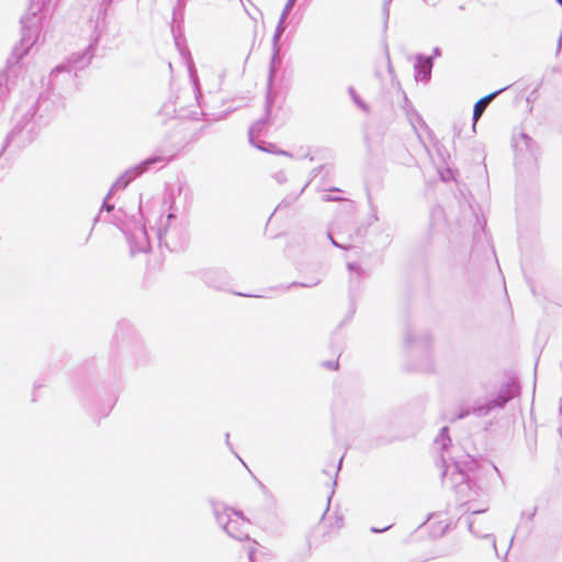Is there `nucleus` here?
<instances>
[{
  "instance_id": "f257e3e1",
  "label": "nucleus",
  "mask_w": 562,
  "mask_h": 562,
  "mask_svg": "<svg viewBox=\"0 0 562 562\" xmlns=\"http://www.w3.org/2000/svg\"><path fill=\"white\" fill-rule=\"evenodd\" d=\"M217 524L231 536L233 537H240L244 531L245 527L247 525L245 518L232 510V509H225L221 513H217L216 515Z\"/></svg>"
},
{
  "instance_id": "f03ea898",
  "label": "nucleus",
  "mask_w": 562,
  "mask_h": 562,
  "mask_svg": "<svg viewBox=\"0 0 562 562\" xmlns=\"http://www.w3.org/2000/svg\"><path fill=\"white\" fill-rule=\"evenodd\" d=\"M503 89L494 91L483 98H481L475 104L473 109V119L474 123L479 121L486 106L496 98V95L502 92Z\"/></svg>"
},
{
  "instance_id": "7ed1b4c3",
  "label": "nucleus",
  "mask_w": 562,
  "mask_h": 562,
  "mask_svg": "<svg viewBox=\"0 0 562 562\" xmlns=\"http://www.w3.org/2000/svg\"><path fill=\"white\" fill-rule=\"evenodd\" d=\"M329 503H330V498L329 497H326L323 505H322V510H323V514H325L328 508H329Z\"/></svg>"
},
{
  "instance_id": "20e7f679",
  "label": "nucleus",
  "mask_w": 562,
  "mask_h": 562,
  "mask_svg": "<svg viewBox=\"0 0 562 562\" xmlns=\"http://www.w3.org/2000/svg\"><path fill=\"white\" fill-rule=\"evenodd\" d=\"M328 368L331 369V370H337L338 369V361L337 360L331 361L330 363H328Z\"/></svg>"
},
{
  "instance_id": "39448f33",
  "label": "nucleus",
  "mask_w": 562,
  "mask_h": 562,
  "mask_svg": "<svg viewBox=\"0 0 562 562\" xmlns=\"http://www.w3.org/2000/svg\"><path fill=\"white\" fill-rule=\"evenodd\" d=\"M158 161H161L160 157L149 159V160L146 161V164H154V162H158Z\"/></svg>"
},
{
  "instance_id": "423d86ee",
  "label": "nucleus",
  "mask_w": 562,
  "mask_h": 562,
  "mask_svg": "<svg viewBox=\"0 0 562 562\" xmlns=\"http://www.w3.org/2000/svg\"><path fill=\"white\" fill-rule=\"evenodd\" d=\"M507 398H503L501 402H498L496 405L501 406L503 405L504 403H506Z\"/></svg>"
},
{
  "instance_id": "0eeeda50",
  "label": "nucleus",
  "mask_w": 562,
  "mask_h": 562,
  "mask_svg": "<svg viewBox=\"0 0 562 562\" xmlns=\"http://www.w3.org/2000/svg\"><path fill=\"white\" fill-rule=\"evenodd\" d=\"M560 4H562V0H557Z\"/></svg>"
}]
</instances>
